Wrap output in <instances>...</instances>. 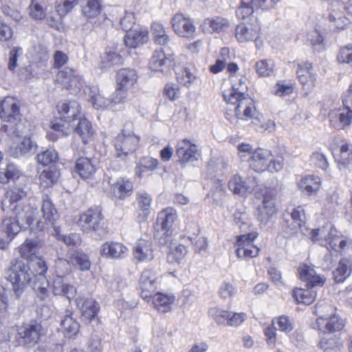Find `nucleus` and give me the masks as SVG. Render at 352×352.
Listing matches in <instances>:
<instances>
[{
    "label": "nucleus",
    "instance_id": "423d86ee",
    "mask_svg": "<svg viewBox=\"0 0 352 352\" xmlns=\"http://www.w3.org/2000/svg\"><path fill=\"white\" fill-rule=\"evenodd\" d=\"M343 109H335L331 111L329 114V122L331 125L336 129H344L349 126L352 120V83L349 89L343 96Z\"/></svg>",
    "mask_w": 352,
    "mask_h": 352
},
{
    "label": "nucleus",
    "instance_id": "a18cd8bd",
    "mask_svg": "<svg viewBox=\"0 0 352 352\" xmlns=\"http://www.w3.org/2000/svg\"><path fill=\"white\" fill-rule=\"evenodd\" d=\"M338 6V3L332 6L329 19L333 27L343 29L349 23V19L344 16L342 11L337 8Z\"/></svg>",
    "mask_w": 352,
    "mask_h": 352
},
{
    "label": "nucleus",
    "instance_id": "f3484780",
    "mask_svg": "<svg viewBox=\"0 0 352 352\" xmlns=\"http://www.w3.org/2000/svg\"><path fill=\"white\" fill-rule=\"evenodd\" d=\"M42 219L36 220V223L32 228V230L38 231L43 230L48 224L53 225L54 222L59 218L57 210L54 207L52 201L46 197L43 200L41 207Z\"/></svg>",
    "mask_w": 352,
    "mask_h": 352
},
{
    "label": "nucleus",
    "instance_id": "72a5a7b5",
    "mask_svg": "<svg viewBox=\"0 0 352 352\" xmlns=\"http://www.w3.org/2000/svg\"><path fill=\"white\" fill-rule=\"evenodd\" d=\"M138 74L136 72L130 68H122L118 70L116 76L118 87L132 89L137 82Z\"/></svg>",
    "mask_w": 352,
    "mask_h": 352
},
{
    "label": "nucleus",
    "instance_id": "cd10ccee",
    "mask_svg": "<svg viewBox=\"0 0 352 352\" xmlns=\"http://www.w3.org/2000/svg\"><path fill=\"white\" fill-rule=\"evenodd\" d=\"M316 325L318 331L325 336L333 334V333L341 330L344 327V323L339 318L338 316H336L325 318H317Z\"/></svg>",
    "mask_w": 352,
    "mask_h": 352
},
{
    "label": "nucleus",
    "instance_id": "20e7f679",
    "mask_svg": "<svg viewBox=\"0 0 352 352\" xmlns=\"http://www.w3.org/2000/svg\"><path fill=\"white\" fill-rule=\"evenodd\" d=\"M311 239L321 245L331 248L336 252L342 253L350 243V241L343 237L342 233L330 223H326L321 228L314 229L311 232Z\"/></svg>",
    "mask_w": 352,
    "mask_h": 352
},
{
    "label": "nucleus",
    "instance_id": "338daca9",
    "mask_svg": "<svg viewBox=\"0 0 352 352\" xmlns=\"http://www.w3.org/2000/svg\"><path fill=\"white\" fill-rule=\"evenodd\" d=\"M187 254V249L183 245H179L171 249L168 254L167 259L169 263H179Z\"/></svg>",
    "mask_w": 352,
    "mask_h": 352
},
{
    "label": "nucleus",
    "instance_id": "4d7b16f0",
    "mask_svg": "<svg viewBox=\"0 0 352 352\" xmlns=\"http://www.w3.org/2000/svg\"><path fill=\"white\" fill-rule=\"evenodd\" d=\"M317 318H325L331 316H336V308L326 301H320L315 306L314 310Z\"/></svg>",
    "mask_w": 352,
    "mask_h": 352
},
{
    "label": "nucleus",
    "instance_id": "4c0bfd02",
    "mask_svg": "<svg viewBox=\"0 0 352 352\" xmlns=\"http://www.w3.org/2000/svg\"><path fill=\"white\" fill-rule=\"evenodd\" d=\"M318 346L322 352H341L342 342L336 335L327 334L321 337Z\"/></svg>",
    "mask_w": 352,
    "mask_h": 352
},
{
    "label": "nucleus",
    "instance_id": "c85d7f7f",
    "mask_svg": "<svg viewBox=\"0 0 352 352\" xmlns=\"http://www.w3.org/2000/svg\"><path fill=\"white\" fill-rule=\"evenodd\" d=\"M177 218L176 210L172 208H167L158 214L157 223L162 230L169 235L174 229Z\"/></svg>",
    "mask_w": 352,
    "mask_h": 352
},
{
    "label": "nucleus",
    "instance_id": "473e14b6",
    "mask_svg": "<svg viewBox=\"0 0 352 352\" xmlns=\"http://www.w3.org/2000/svg\"><path fill=\"white\" fill-rule=\"evenodd\" d=\"M53 292L55 295L65 296L70 300L76 294V287L66 283L64 276H55L53 281Z\"/></svg>",
    "mask_w": 352,
    "mask_h": 352
},
{
    "label": "nucleus",
    "instance_id": "13d9d810",
    "mask_svg": "<svg viewBox=\"0 0 352 352\" xmlns=\"http://www.w3.org/2000/svg\"><path fill=\"white\" fill-rule=\"evenodd\" d=\"M176 77L177 81L184 85V86L189 87L193 84L197 78L196 75L192 69L188 67L179 68L176 71Z\"/></svg>",
    "mask_w": 352,
    "mask_h": 352
},
{
    "label": "nucleus",
    "instance_id": "bf43d9fd",
    "mask_svg": "<svg viewBox=\"0 0 352 352\" xmlns=\"http://www.w3.org/2000/svg\"><path fill=\"white\" fill-rule=\"evenodd\" d=\"M136 201L138 208L144 212V217H147L152 202L151 196L145 191H139L137 193Z\"/></svg>",
    "mask_w": 352,
    "mask_h": 352
},
{
    "label": "nucleus",
    "instance_id": "8fccbe9b",
    "mask_svg": "<svg viewBox=\"0 0 352 352\" xmlns=\"http://www.w3.org/2000/svg\"><path fill=\"white\" fill-rule=\"evenodd\" d=\"M113 194L120 199L129 196L133 190V184L129 179H118L113 185Z\"/></svg>",
    "mask_w": 352,
    "mask_h": 352
},
{
    "label": "nucleus",
    "instance_id": "dca6fc26",
    "mask_svg": "<svg viewBox=\"0 0 352 352\" xmlns=\"http://www.w3.org/2000/svg\"><path fill=\"white\" fill-rule=\"evenodd\" d=\"M306 215L305 210L301 206L292 209L284 214V226L288 234H293L298 231L305 224Z\"/></svg>",
    "mask_w": 352,
    "mask_h": 352
},
{
    "label": "nucleus",
    "instance_id": "7c9ffc66",
    "mask_svg": "<svg viewBox=\"0 0 352 352\" xmlns=\"http://www.w3.org/2000/svg\"><path fill=\"white\" fill-rule=\"evenodd\" d=\"M335 161L340 170H346L352 164V145L342 141L340 146L339 153L335 154Z\"/></svg>",
    "mask_w": 352,
    "mask_h": 352
},
{
    "label": "nucleus",
    "instance_id": "6e6d98bb",
    "mask_svg": "<svg viewBox=\"0 0 352 352\" xmlns=\"http://www.w3.org/2000/svg\"><path fill=\"white\" fill-rule=\"evenodd\" d=\"M300 188L311 194L317 192L320 186V179L311 175L305 176L300 182Z\"/></svg>",
    "mask_w": 352,
    "mask_h": 352
},
{
    "label": "nucleus",
    "instance_id": "2eb2a0df",
    "mask_svg": "<svg viewBox=\"0 0 352 352\" xmlns=\"http://www.w3.org/2000/svg\"><path fill=\"white\" fill-rule=\"evenodd\" d=\"M12 210V216L21 224L22 228H27L30 226L31 228L34 221L36 220V216L38 214V209L36 206L30 204L19 203L16 204Z\"/></svg>",
    "mask_w": 352,
    "mask_h": 352
},
{
    "label": "nucleus",
    "instance_id": "c756f323",
    "mask_svg": "<svg viewBox=\"0 0 352 352\" xmlns=\"http://www.w3.org/2000/svg\"><path fill=\"white\" fill-rule=\"evenodd\" d=\"M152 244L145 239L138 240L133 247L134 258L140 262L151 261L154 258Z\"/></svg>",
    "mask_w": 352,
    "mask_h": 352
},
{
    "label": "nucleus",
    "instance_id": "5701e85b",
    "mask_svg": "<svg viewBox=\"0 0 352 352\" xmlns=\"http://www.w3.org/2000/svg\"><path fill=\"white\" fill-rule=\"evenodd\" d=\"M257 181L255 178L244 181L239 175H234L229 181L230 190L234 194L243 195L246 192H256Z\"/></svg>",
    "mask_w": 352,
    "mask_h": 352
},
{
    "label": "nucleus",
    "instance_id": "9b49d317",
    "mask_svg": "<svg viewBox=\"0 0 352 352\" xmlns=\"http://www.w3.org/2000/svg\"><path fill=\"white\" fill-rule=\"evenodd\" d=\"M257 236L256 232L236 236L234 246L236 248L235 253L238 258L248 260L258 255L260 249L253 244Z\"/></svg>",
    "mask_w": 352,
    "mask_h": 352
},
{
    "label": "nucleus",
    "instance_id": "49530a36",
    "mask_svg": "<svg viewBox=\"0 0 352 352\" xmlns=\"http://www.w3.org/2000/svg\"><path fill=\"white\" fill-rule=\"evenodd\" d=\"M293 296L298 303L310 305L316 297V292L311 287L307 289L296 288L293 290Z\"/></svg>",
    "mask_w": 352,
    "mask_h": 352
},
{
    "label": "nucleus",
    "instance_id": "f8f14e48",
    "mask_svg": "<svg viewBox=\"0 0 352 352\" xmlns=\"http://www.w3.org/2000/svg\"><path fill=\"white\" fill-rule=\"evenodd\" d=\"M252 16L249 20H252V23H241L237 25L235 28V37L239 43H247L250 41H255L256 45L258 47L261 43L258 41L260 34L261 26L256 18L254 19Z\"/></svg>",
    "mask_w": 352,
    "mask_h": 352
},
{
    "label": "nucleus",
    "instance_id": "6e6552de",
    "mask_svg": "<svg viewBox=\"0 0 352 352\" xmlns=\"http://www.w3.org/2000/svg\"><path fill=\"white\" fill-rule=\"evenodd\" d=\"M16 343L14 346H25L28 347L35 345L42 336V326L36 321H30L17 327Z\"/></svg>",
    "mask_w": 352,
    "mask_h": 352
},
{
    "label": "nucleus",
    "instance_id": "4be33fe9",
    "mask_svg": "<svg viewBox=\"0 0 352 352\" xmlns=\"http://www.w3.org/2000/svg\"><path fill=\"white\" fill-rule=\"evenodd\" d=\"M41 244L36 239H27L19 247L20 255L30 261V263L43 260L41 252Z\"/></svg>",
    "mask_w": 352,
    "mask_h": 352
},
{
    "label": "nucleus",
    "instance_id": "4468645a",
    "mask_svg": "<svg viewBox=\"0 0 352 352\" xmlns=\"http://www.w3.org/2000/svg\"><path fill=\"white\" fill-rule=\"evenodd\" d=\"M176 155L181 164L194 162L201 156V151L198 146L187 138L179 140L176 146Z\"/></svg>",
    "mask_w": 352,
    "mask_h": 352
},
{
    "label": "nucleus",
    "instance_id": "e2e57ef3",
    "mask_svg": "<svg viewBox=\"0 0 352 352\" xmlns=\"http://www.w3.org/2000/svg\"><path fill=\"white\" fill-rule=\"evenodd\" d=\"M58 159L57 152L53 148H49L38 153L36 155L38 163L43 166H47L50 164L56 162Z\"/></svg>",
    "mask_w": 352,
    "mask_h": 352
},
{
    "label": "nucleus",
    "instance_id": "412c9836",
    "mask_svg": "<svg viewBox=\"0 0 352 352\" xmlns=\"http://www.w3.org/2000/svg\"><path fill=\"white\" fill-rule=\"evenodd\" d=\"M171 25L175 33L179 36L191 37L195 32V27L191 20L181 13L173 16Z\"/></svg>",
    "mask_w": 352,
    "mask_h": 352
},
{
    "label": "nucleus",
    "instance_id": "ddd939ff",
    "mask_svg": "<svg viewBox=\"0 0 352 352\" xmlns=\"http://www.w3.org/2000/svg\"><path fill=\"white\" fill-rule=\"evenodd\" d=\"M57 81L66 89L77 94L83 88L85 82L78 72L69 67L60 70L56 76Z\"/></svg>",
    "mask_w": 352,
    "mask_h": 352
},
{
    "label": "nucleus",
    "instance_id": "7ed1b4c3",
    "mask_svg": "<svg viewBox=\"0 0 352 352\" xmlns=\"http://www.w3.org/2000/svg\"><path fill=\"white\" fill-rule=\"evenodd\" d=\"M21 117L19 101L16 98L6 96L0 102V118L3 122L1 131L11 138L24 133Z\"/></svg>",
    "mask_w": 352,
    "mask_h": 352
},
{
    "label": "nucleus",
    "instance_id": "774afa93",
    "mask_svg": "<svg viewBox=\"0 0 352 352\" xmlns=\"http://www.w3.org/2000/svg\"><path fill=\"white\" fill-rule=\"evenodd\" d=\"M310 162L314 166L323 170L329 167V163L326 155L320 151H316L310 156Z\"/></svg>",
    "mask_w": 352,
    "mask_h": 352
},
{
    "label": "nucleus",
    "instance_id": "f257e3e1",
    "mask_svg": "<svg viewBox=\"0 0 352 352\" xmlns=\"http://www.w3.org/2000/svg\"><path fill=\"white\" fill-rule=\"evenodd\" d=\"M47 265L44 260L27 263L22 260L12 262L7 272V279L12 285L14 294L19 298L28 286H31L39 298L49 296L50 283L45 276Z\"/></svg>",
    "mask_w": 352,
    "mask_h": 352
},
{
    "label": "nucleus",
    "instance_id": "09e8293b",
    "mask_svg": "<svg viewBox=\"0 0 352 352\" xmlns=\"http://www.w3.org/2000/svg\"><path fill=\"white\" fill-rule=\"evenodd\" d=\"M351 273V262L349 259L342 258L340 261L333 274L337 283H342L350 276Z\"/></svg>",
    "mask_w": 352,
    "mask_h": 352
},
{
    "label": "nucleus",
    "instance_id": "f03ea898",
    "mask_svg": "<svg viewBox=\"0 0 352 352\" xmlns=\"http://www.w3.org/2000/svg\"><path fill=\"white\" fill-rule=\"evenodd\" d=\"M247 86L240 80L239 85L234 84L223 91L224 100L234 106L237 118L241 120H252V124L257 126L261 123L259 113L256 111L254 100L246 94Z\"/></svg>",
    "mask_w": 352,
    "mask_h": 352
},
{
    "label": "nucleus",
    "instance_id": "680f3d73",
    "mask_svg": "<svg viewBox=\"0 0 352 352\" xmlns=\"http://www.w3.org/2000/svg\"><path fill=\"white\" fill-rule=\"evenodd\" d=\"M158 162L151 157H144L140 159L136 167V174L141 177V174L146 171H152L157 168Z\"/></svg>",
    "mask_w": 352,
    "mask_h": 352
},
{
    "label": "nucleus",
    "instance_id": "393cba45",
    "mask_svg": "<svg viewBox=\"0 0 352 352\" xmlns=\"http://www.w3.org/2000/svg\"><path fill=\"white\" fill-rule=\"evenodd\" d=\"M100 252L107 258L122 259L126 256L128 248L121 243L109 241L100 246Z\"/></svg>",
    "mask_w": 352,
    "mask_h": 352
},
{
    "label": "nucleus",
    "instance_id": "1a4fd4ad",
    "mask_svg": "<svg viewBox=\"0 0 352 352\" xmlns=\"http://www.w3.org/2000/svg\"><path fill=\"white\" fill-rule=\"evenodd\" d=\"M263 201L255 211L257 219L262 223L266 224L276 212L275 204L276 192L274 189L264 187L261 188Z\"/></svg>",
    "mask_w": 352,
    "mask_h": 352
},
{
    "label": "nucleus",
    "instance_id": "5fc2aeb1",
    "mask_svg": "<svg viewBox=\"0 0 352 352\" xmlns=\"http://www.w3.org/2000/svg\"><path fill=\"white\" fill-rule=\"evenodd\" d=\"M134 95L131 89L118 87L111 96L113 106L116 104L129 102L133 98Z\"/></svg>",
    "mask_w": 352,
    "mask_h": 352
},
{
    "label": "nucleus",
    "instance_id": "0e129e2a",
    "mask_svg": "<svg viewBox=\"0 0 352 352\" xmlns=\"http://www.w3.org/2000/svg\"><path fill=\"white\" fill-rule=\"evenodd\" d=\"M59 174L56 170H44L39 175V182L44 188L52 186L57 182Z\"/></svg>",
    "mask_w": 352,
    "mask_h": 352
},
{
    "label": "nucleus",
    "instance_id": "2f4dec72",
    "mask_svg": "<svg viewBox=\"0 0 352 352\" xmlns=\"http://www.w3.org/2000/svg\"><path fill=\"white\" fill-rule=\"evenodd\" d=\"M204 32L210 34L225 32L229 27L228 19L219 16L206 19L201 25Z\"/></svg>",
    "mask_w": 352,
    "mask_h": 352
},
{
    "label": "nucleus",
    "instance_id": "a211bd4d",
    "mask_svg": "<svg viewBox=\"0 0 352 352\" xmlns=\"http://www.w3.org/2000/svg\"><path fill=\"white\" fill-rule=\"evenodd\" d=\"M102 219L99 208H90L80 216L78 225L85 232L98 230Z\"/></svg>",
    "mask_w": 352,
    "mask_h": 352
},
{
    "label": "nucleus",
    "instance_id": "052dcab7",
    "mask_svg": "<svg viewBox=\"0 0 352 352\" xmlns=\"http://www.w3.org/2000/svg\"><path fill=\"white\" fill-rule=\"evenodd\" d=\"M46 8L43 0H32L29 6L30 15L34 19H42L45 16Z\"/></svg>",
    "mask_w": 352,
    "mask_h": 352
},
{
    "label": "nucleus",
    "instance_id": "c03bdc74",
    "mask_svg": "<svg viewBox=\"0 0 352 352\" xmlns=\"http://www.w3.org/2000/svg\"><path fill=\"white\" fill-rule=\"evenodd\" d=\"M313 68L310 63L306 62L298 65L296 72L299 81L302 85L314 86L315 80L314 75L312 72Z\"/></svg>",
    "mask_w": 352,
    "mask_h": 352
},
{
    "label": "nucleus",
    "instance_id": "69168bd1",
    "mask_svg": "<svg viewBox=\"0 0 352 352\" xmlns=\"http://www.w3.org/2000/svg\"><path fill=\"white\" fill-rule=\"evenodd\" d=\"M208 316L219 324H225L227 322L230 312L219 307H212L208 310Z\"/></svg>",
    "mask_w": 352,
    "mask_h": 352
},
{
    "label": "nucleus",
    "instance_id": "f704fd0d",
    "mask_svg": "<svg viewBox=\"0 0 352 352\" xmlns=\"http://www.w3.org/2000/svg\"><path fill=\"white\" fill-rule=\"evenodd\" d=\"M72 131L74 130L85 144L89 141L94 134L91 123L85 118H79L76 124L74 123V126H73V123L72 124Z\"/></svg>",
    "mask_w": 352,
    "mask_h": 352
},
{
    "label": "nucleus",
    "instance_id": "ea45409f",
    "mask_svg": "<svg viewBox=\"0 0 352 352\" xmlns=\"http://www.w3.org/2000/svg\"><path fill=\"white\" fill-rule=\"evenodd\" d=\"M23 135V133L18 137L21 138L18 144L10 148L11 154L15 157L33 152L36 147L35 142L30 137L24 136L21 138Z\"/></svg>",
    "mask_w": 352,
    "mask_h": 352
},
{
    "label": "nucleus",
    "instance_id": "0eeeda50",
    "mask_svg": "<svg viewBox=\"0 0 352 352\" xmlns=\"http://www.w3.org/2000/svg\"><path fill=\"white\" fill-rule=\"evenodd\" d=\"M140 138L133 131L123 129L113 141L116 156L124 159L128 155L135 152L139 146Z\"/></svg>",
    "mask_w": 352,
    "mask_h": 352
},
{
    "label": "nucleus",
    "instance_id": "a878e982",
    "mask_svg": "<svg viewBox=\"0 0 352 352\" xmlns=\"http://www.w3.org/2000/svg\"><path fill=\"white\" fill-rule=\"evenodd\" d=\"M76 304L80 310L82 320L87 322L94 319L100 310L99 304L93 298H78Z\"/></svg>",
    "mask_w": 352,
    "mask_h": 352
},
{
    "label": "nucleus",
    "instance_id": "79ce46f5",
    "mask_svg": "<svg viewBox=\"0 0 352 352\" xmlns=\"http://www.w3.org/2000/svg\"><path fill=\"white\" fill-rule=\"evenodd\" d=\"M26 196L27 190L25 187H13L6 192L5 198L1 201L3 209L10 207L13 204L18 202Z\"/></svg>",
    "mask_w": 352,
    "mask_h": 352
},
{
    "label": "nucleus",
    "instance_id": "e433bc0d",
    "mask_svg": "<svg viewBox=\"0 0 352 352\" xmlns=\"http://www.w3.org/2000/svg\"><path fill=\"white\" fill-rule=\"evenodd\" d=\"M21 175V170L8 159L0 166V183L6 184L10 180L19 179Z\"/></svg>",
    "mask_w": 352,
    "mask_h": 352
},
{
    "label": "nucleus",
    "instance_id": "39448f33",
    "mask_svg": "<svg viewBox=\"0 0 352 352\" xmlns=\"http://www.w3.org/2000/svg\"><path fill=\"white\" fill-rule=\"evenodd\" d=\"M80 106L76 100L60 102L57 104V111L59 118L52 122V128L62 135H68L72 131V124L79 118Z\"/></svg>",
    "mask_w": 352,
    "mask_h": 352
},
{
    "label": "nucleus",
    "instance_id": "de8ad7c7",
    "mask_svg": "<svg viewBox=\"0 0 352 352\" xmlns=\"http://www.w3.org/2000/svg\"><path fill=\"white\" fill-rule=\"evenodd\" d=\"M21 229V224L12 215L3 219L0 226V230L11 239L16 235Z\"/></svg>",
    "mask_w": 352,
    "mask_h": 352
},
{
    "label": "nucleus",
    "instance_id": "9d476101",
    "mask_svg": "<svg viewBox=\"0 0 352 352\" xmlns=\"http://www.w3.org/2000/svg\"><path fill=\"white\" fill-rule=\"evenodd\" d=\"M278 2L279 0H241L240 5L236 10V16L241 20L251 19L256 10H270L274 9Z\"/></svg>",
    "mask_w": 352,
    "mask_h": 352
},
{
    "label": "nucleus",
    "instance_id": "bb28decb",
    "mask_svg": "<svg viewBox=\"0 0 352 352\" xmlns=\"http://www.w3.org/2000/svg\"><path fill=\"white\" fill-rule=\"evenodd\" d=\"M298 276L301 280L306 282L311 287H322L326 280L324 276L318 274L312 267L307 265L299 267Z\"/></svg>",
    "mask_w": 352,
    "mask_h": 352
},
{
    "label": "nucleus",
    "instance_id": "864d4df0",
    "mask_svg": "<svg viewBox=\"0 0 352 352\" xmlns=\"http://www.w3.org/2000/svg\"><path fill=\"white\" fill-rule=\"evenodd\" d=\"M274 62L271 59H263L257 61L254 69L261 77H269L274 74Z\"/></svg>",
    "mask_w": 352,
    "mask_h": 352
},
{
    "label": "nucleus",
    "instance_id": "603ef678",
    "mask_svg": "<svg viewBox=\"0 0 352 352\" xmlns=\"http://www.w3.org/2000/svg\"><path fill=\"white\" fill-rule=\"evenodd\" d=\"M151 33L155 43L164 45L168 43L170 38L164 25L159 22H154L151 25Z\"/></svg>",
    "mask_w": 352,
    "mask_h": 352
},
{
    "label": "nucleus",
    "instance_id": "37998d69",
    "mask_svg": "<svg viewBox=\"0 0 352 352\" xmlns=\"http://www.w3.org/2000/svg\"><path fill=\"white\" fill-rule=\"evenodd\" d=\"M153 300L154 307L159 311L166 313L170 310L171 305L175 300V297L170 295L157 293L151 297Z\"/></svg>",
    "mask_w": 352,
    "mask_h": 352
},
{
    "label": "nucleus",
    "instance_id": "58836bf2",
    "mask_svg": "<svg viewBox=\"0 0 352 352\" xmlns=\"http://www.w3.org/2000/svg\"><path fill=\"white\" fill-rule=\"evenodd\" d=\"M79 329L80 324L72 316V314L71 312L66 314L60 322V329L65 336L69 338H74L78 333Z\"/></svg>",
    "mask_w": 352,
    "mask_h": 352
},
{
    "label": "nucleus",
    "instance_id": "b1692460",
    "mask_svg": "<svg viewBox=\"0 0 352 352\" xmlns=\"http://www.w3.org/2000/svg\"><path fill=\"white\" fill-rule=\"evenodd\" d=\"M270 157H272L270 151L258 148L254 150L248 158L249 166L256 172H263L269 166Z\"/></svg>",
    "mask_w": 352,
    "mask_h": 352
},
{
    "label": "nucleus",
    "instance_id": "3c124183",
    "mask_svg": "<svg viewBox=\"0 0 352 352\" xmlns=\"http://www.w3.org/2000/svg\"><path fill=\"white\" fill-rule=\"evenodd\" d=\"M70 262L73 267L81 270L87 271L91 266L88 256L82 252L75 251L69 254Z\"/></svg>",
    "mask_w": 352,
    "mask_h": 352
},
{
    "label": "nucleus",
    "instance_id": "c9c22d12",
    "mask_svg": "<svg viewBox=\"0 0 352 352\" xmlns=\"http://www.w3.org/2000/svg\"><path fill=\"white\" fill-rule=\"evenodd\" d=\"M148 40V32L146 30L135 29L127 32L124 42L127 47L135 48L146 43Z\"/></svg>",
    "mask_w": 352,
    "mask_h": 352
},
{
    "label": "nucleus",
    "instance_id": "6ab92c4d",
    "mask_svg": "<svg viewBox=\"0 0 352 352\" xmlns=\"http://www.w3.org/2000/svg\"><path fill=\"white\" fill-rule=\"evenodd\" d=\"M175 65V59L171 54H166L163 50H155L149 62L151 70L167 72Z\"/></svg>",
    "mask_w": 352,
    "mask_h": 352
},
{
    "label": "nucleus",
    "instance_id": "aec40b11",
    "mask_svg": "<svg viewBox=\"0 0 352 352\" xmlns=\"http://www.w3.org/2000/svg\"><path fill=\"white\" fill-rule=\"evenodd\" d=\"M139 286L141 297L143 299L151 298L157 289V276L151 269L144 270L140 277Z\"/></svg>",
    "mask_w": 352,
    "mask_h": 352
},
{
    "label": "nucleus",
    "instance_id": "a19ab883",
    "mask_svg": "<svg viewBox=\"0 0 352 352\" xmlns=\"http://www.w3.org/2000/svg\"><path fill=\"white\" fill-rule=\"evenodd\" d=\"M95 162L88 157H79L76 162V172L83 179L90 177L96 170Z\"/></svg>",
    "mask_w": 352,
    "mask_h": 352
}]
</instances>
